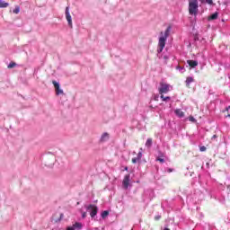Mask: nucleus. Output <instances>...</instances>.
I'll return each instance as SVG.
<instances>
[{"label":"nucleus","mask_w":230,"mask_h":230,"mask_svg":"<svg viewBox=\"0 0 230 230\" xmlns=\"http://www.w3.org/2000/svg\"><path fill=\"white\" fill-rule=\"evenodd\" d=\"M218 19V13H214L208 17V21H217Z\"/></svg>","instance_id":"obj_11"},{"label":"nucleus","mask_w":230,"mask_h":230,"mask_svg":"<svg viewBox=\"0 0 230 230\" xmlns=\"http://www.w3.org/2000/svg\"><path fill=\"white\" fill-rule=\"evenodd\" d=\"M65 15H66V19L68 22V26L70 28H73V19L71 18V13H69V6L66 7Z\"/></svg>","instance_id":"obj_5"},{"label":"nucleus","mask_w":230,"mask_h":230,"mask_svg":"<svg viewBox=\"0 0 230 230\" xmlns=\"http://www.w3.org/2000/svg\"><path fill=\"white\" fill-rule=\"evenodd\" d=\"M153 140L152 138H147L146 142V148H152V145H153Z\"/></svg>","instance_id":"obj_13"},{"label":"nucleus","mask_w":230,"mask_h":230,"mask_svg":"<svg viewBox=\"0 0 230 230\" xmlns=\"http://www.w3.org/2000/svg\"><path fill=\"white\" fill-rule=\"evenodd\" d=\"M137 161H139V160L137 157L132 158L133 164H136V163H137Z\"/></svg>","instance_id":"obj_23"},{"label":"nucleus","mask_w":230,"mask_h":230,"mask_svg":"<svg viewBox=\"0 0 230 230\" xmlns=\"http://www.w3.org/2000/svg\"><path fill=\"white\" fill-rule=\"evenodd\" d=\"M187 64L192 68H195L199 66V62L195 60H187Z\"/></svg>","instance_id":"obj_9"},{"label":"nucleus","mask_w":230,"mask_h":230,"mask_svg":"<svg viewBox=\"0 0 230 230\" xmlns=\"http://www.w3.org/2000/svg\"><path fill=\"white\" fill-rule=\"evenodd\" d=\"M223 112H228L227 115H225V118H230V106L226 108V111H223Z\"/></svg>","instance_id":"obj_18"},{"label":"nucleus","mask_w":230,"mask_h":230,"mask_svg":"<svg viewBox=\"0 0 230 230\" xmlns=\"http://www.w3.org/2000/svg\"><path fill=\"white\" fill-rule=\"evenodd\" d=\"M185 82H186V86L190 87V84H192V82H195V80L193 79V77L189 76L186 78Z\"/></svg>","instance_id":"obj_12"},{"label":"nucleus","mask_w":230,"mask_h":230,"mask_svg":"<svg viewBox=\"0 0 230 230\" xmlns=\"http://www.w3.org/2000/svg\"><path fill=\"white\" fill-rule=\"evenodd\" d=\"M170 31H172V27L168 26L164 32L161 31L160 37L158 40V48H157V57L158 58H161V53H163V49H164L166 46V40H168V37H170Z\"/></svg>","instance_id":"obj_1"},{"label":"nucleus","mask_w":230,"mask_h":230,"mask_svg":"<svg viewBox=\"0 0 230 230\" xmlns=\"http://www.w3.org/2000/svg\"><path fill=\"white\" fill-rule=\"evenodd\" d=\"M143 157V153L139 152L137 155V159H138V161H141V158Z\"/></svg>","instance_id":"obj_22"},{"label":"nucleus","mask_w":230,"mask_h":230,"mask_svg":"<svg viewBox=\"0 0 230 230\" xmlns=\"http://www.w3.org/2000/svg\"><path fill=\"white\" fill-rule=\"evenodd\" d=\"M160 98L163 102H168V100H172V98L170 96L164 97V95H163V93L161 94Z\"/></svg>","instance_id":"obj_16"},{"label":"nucleus","mask_w":230,"mask_h":230,"mask_svg":"<svg viewBox=\"0 0 230 230\" xmlns=\"http://www.w3.org/2000/svg\"><path fill=\"white\" fill-rule=\"evenodd\" d=\"M19 12H21V7H19V5H17V6L13 9V13L17 14V13H19Z\"/></svg>","instance_id":"obj_20"},{"label":"nucleus","mask_w":230,"mask_h":230,"mask_svg":"<svg viewBox=\"0 0 230 230\" xmlns=\"http://www.w3.org/2000/svg\"><path fill=\"white\" fill-rule=\"evenodd\" d=\"M190 121H195V118L190 117Z\"/></svg>","instance_id":"obj_28"},{"label":"nucleus","mask_w":230,"mask_h":230,"mask_svg":"<svg viewBox=\"0 0 230 230\" xmlns=\"http://www.w3.org/2000/svg\"><path fill=\"white\" fill-rule=\"evenodd\" d=\"M206 2L208 3V4H213V0H206Z\"/></svg>","instance_id":"obj_26"},{"label":"nucleus","mask_w":230,"mask_h":230,"mask_svg":"<svg viewBox=\"0 0 230 230\" xmlns=\"http://www.w3.org/2000/svg\"><path fill=\"white\" fill-rule=\"evenodd\" d=\"M9 5H10V4H8L3 0H0V8H8Z\"/></svg>","instance_id":"obj_14"},{"label":"nucleus","mask_w":230,"mask_h":230,"mask_svg":"<svg viewBox=\"0 0 230 230\" xmlns=\"http://www.w3.org/2000/svg\"><path fill=\"white\" fill-rule=\"evenodd\" d=\"M110 137H111V135H109V133L107 132L102 133L100 138V143H106V141H109Z\"/></svg>","instance_id":"obj_8"},{"label":"nucleus","mask_w":230,"mask_h":230,"mask_svg":"<svg viewBox=\"0 0 230 230\" xmlns=\"http://www.w3.org/2000/svg\"><path fill=\"white\" fill-rule=\"evenodd\" d=\"M16 66H17V63H15V62H11V63L7 66V67H8V69H13V67H16Z\"/></svg>","instance_id":"obj_17"},{"label":"nucleus","mask_w":230,"mask_h":230,"mask_svg":"<svg viewBox=\"0 0 230 230\" xmlns=\"http://www.w3.org/2000/svg\"><path fill=\"white\" fill-rule=\"evenodd\" d=\"M161 219V216H156L155 217V220H160Z\"/></svg>","instance_id":"obj_27"},{"label":"nucleus","mask_w":230,"mask_h":230,"mask_svg":"<svg viewBox=\"0 0 230 230\" xmlns=\"http://www.w3.org/2000/svg\"><path fill=\"white\" fill-rule=\"evenodd\" d=\"M169 172H172V169H169Z\"/></svg>","instance_id":"obj_32"},{"label":"nucleus","mask_w":230,"mask_h":230,"mask_svg":"<svg viewBox=\"0 0 230 230\" xmlns=\"http://www.w3.org/2000/svg\"><path fill=\"white\" fill-rule=\"evenodd\" d=\"M174 114L178 117V118H184V111H182L181 109H177L174 111Z\"/></svg>","instance_id":"obj_10"},{"label":"nucleus","mask_w":230,"mask_h":230,"mask_svg":"<svg viewBox=\"0 0 230 230\" xmlns=\"http://www.w3.org/2000/svg\"><path fill=\"white\" fill-rule=\"evenodd\" d=\"M206 150H208V148H206L205 146H199V151H200V152H206Z\"/></svg>","instance_id":"obj_21"},{"label":"nucleus","mask_w":230,"mask_h":230,"mask_svg":"<svg viewBox=\"0 0 230 230\" xmlns=\"http://www.w3.org/2000/svg\"><path fill=\"white\" fill-rule=\"evenodd\" d=\"M125 170H128V167H126Z\"/></svg>","instance_id":"obj_31"},{"label":"nucleus","mask_w":230,"mask_h":230,"mask_svg":"<svg viewBox=\"0 0 230 230\" xmlns=\"http://www.w3.org/2000/svg\"><path fill=\"white\" fill-rule=\"evenodd\" d=\"M170 89H172L170 84L161 83L160 87L158 89L159 94H166V93H170Z\"/></svg>","instance_id":"obj_4"},{"label":"nucleus","mask_w":230,"mask_h":230,"mask_svg":"<svg viewBox=\"0 0 230 230\" xmlns=\"http://www.w3.org/2000/svg\"><path fill=\"white\" fill-rule=\"evenodd\" d=\"M52 84L56 89V94L59 96V94L64 93V90L60 89V84H58L57 81H52Z\"/></svg>","instance_id":"obj_7"},{"label":"nucleus","mask_w":230,"mask_h":230,"mask_svg":"<svg viewBox=\"0 0 230 230\" xmlns=\"http://www.w3.org/2000/svg\"><path fill=\"white\" fill-rule=\"evenodd\" d=\"M62 217H64V214H61V215H60V218H62Z\"/></svg>","instance_id":"obj_30"},{"label":"nucleus","mask_w":230,"mask_h":230,"mask_svg":"<svg viewBox=\"0 0 230 230\" xmlns=\"http://www.w3.org/2000/svg\"><path fill=\"white\" fill-rule=\"evenodd\" d=\"M164 60H168V56H164Z\"/></svg>","instance_id":"obj_29"},{"label":"nucleus","mask_w":230,"mask_h":230,"mask_svg":"<svg viewBox=\"0 0 230 230\" xmlns=\"http://www.w3.org/2000/svg\"><path fill=\"white\" fill-rule=\"evenodd\" d=\"M128 186H130V174H126L122 181V187L124 190H128Z\"/></svg>","instance_id":"obj_6"},{"label":"nucleus","mask_w":230,"mask_h":230,"mask_svg":"<svg viewBox=\"0 0 230 230\" xmlns=\"http://www.w3.org/2000/svg\"><path fill=\"white\" fill-rule=\"evenodd\" d=\"M176 69L178 71H180L181 73H184V71H186V69L184 68V66H177Z\"/></svg>","instance_id":"obj_19"},{"label":"nucleus","mask_w":230,"mask_h":230,"mask_svg":"<svg viewBox=\"0 0 230 230\" xmlns=\"http://www.w3.org/2000/svg\"><path fill=\"white\" fill-rule=\"evenodd\" d=\"M84 208L86 209V211H90V216L92 218H94V217H96V215H98V208L96 207V205H84Z\"/></svg>","instance_id":"obj_3"},{"label":"nucleus","mask_w":230,"mask_h":230,"mask_svg":"<svg viewBox=\"0 0 230 230\" xmlns=\"http://www.w3.org/2000/svg\"><path fill=\"white\" fill-rule=\"evenodd\" d=\"M86 217H87V212H83L82 218H86Z\"/></svg>","instance_id":"obj_24"},{"label":"nucleus","mask_w":230,"mask_h":230,"mask_svg":"<svg viewBox=\"0 0 230 230\" xmlns=\"http://www.w3.org/2000/svg\"><path fill=\"white\" fill-rule=\"evenodd\" d=\"M189 13L190 15H197L199 13V1L190 0L189 2Z\"/></svg>","instance_id":"obj_2"},{"label":"nucleus","mask_w":230,"mask_h":230,"mask_svg":"<svg viewBox=\"0 0 230 230\" xmlns=\"http://www.w3.org/2000/svg\"><path fill=\"white\" fill-rule=\"evenodd\" d=\"M156 161H159V163H164V159H163V158H156Z\"/></svg>","instance_id":"obj_25"},{"label":"nucleus","mask_w":230,"mask_h":230,"mask_svg":"<svg viewBox=\"0 0 230 230\" xmlns=\"http://www.w3.org/2000/svg\"><path fill=\"white\" fill-rule=\"evenodd\" d=\"M101 217L103 219L107 218L109 217V211L108 210L102 211V214H101Z\"/></svg>","instance_id":"obj_15"}]
</instances>
